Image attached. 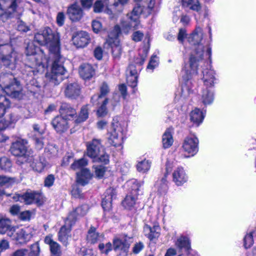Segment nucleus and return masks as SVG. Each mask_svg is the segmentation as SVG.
Masks as SVG:
<instances>
[{"label": "nucleus", "instance_id": "f257e3e1", "mask_svg": "<svg viewBox=\"0 0 256 256\" xmlns=\"http://www.w3.org/2000/svg\"><path fill=\"white\" fill-rule=\"evenodd\" d=\"M34 40L40 45H44L48 47L50 58L52 61L51 72L46 74L48 84L50 86L58 84L63 80V76L66 70L64 66L65 59L60 54L58 34L46 27L34 35Z\"/></svg>", "mask_w": 256, "mask_h": 256}, {"label": "nucleus", "instance_id": "f03ea898", "mask_svg": "<svg viewBox=\"0 0 256 256\" xmlns=\"http://www.w3.org/2000/svg\"><path fill=\"white\" fill-rule=\"evenodd\" d=\"M202 30L200 27H196L194 32L188 38L190 44L197 46L192 52L190 58V66L192 70L198 74V67L204 61V46L200 44L202 40Z\"/></svg>", "mask_w": 256, "mask_h": 256}, {"label": "nucleus", "instance_id": "7ed1b4c3", "mask_svg": "<svg viewBox=\"0 0 256 256\" xmlns=\"http://www.w3.org/2000/svg\"><path fill=\"white\" fill-rule=\"evenodd\" d=\"M39 48L33 42H28L26 48L27 56L26 66L31 68L34 74L42 73L44 70V64L42 62V56L36 54Z\"/></svg>", "mask_w": 256, "mask_h": 256}, {"label": "nucleus", "instance_id": "20e7f679", "mask_svg": "<svg viewBox=\"0 0 256 256\" xmlns=\"http://www.w3.org/2000/svg\"><path fill=\"white\" fill-rule=\"evenodd\" d=\"M28 144V141L26 139L19 138L11 145L10 151L12 155L18 158L16 162L18 165L30 162L32 159V151Z\"/></svg>", "mask_w": 256, "mask_h": 256}, {"label": "nucleus", "instance_id": "39448f33", "mask_svg": "<svg viewBox=\"0 0 256 256\" xmlns=\"http://www.w3.org/2000/svg\"><path fill=\"white\" fill-rule=\"evenodd\" d=\"M86 155L94 162L105 164L109 162V156L105 152L100 139L94 138L86 143Z\"/></svg>", "mask_w": 256, "mask_h": 256}, {"label": "nucleus", "instance_id": "423d86ee", "mask_svg": "<svg viewBox=\"0 0 256 256\" xmlns=\"http://www.w3.org/2000/svg\"><path fill=\"white\" fill-rule=\"evenodd\" d=\"M0 84L8 96L21 94L22 86L12 74H2L0 76Z\"/></svg>", "mask_w": 256, "mask_h": 256}, {"label": "nucleus", "instance_id": "0eeeda50", "mask_svg": "<svg viewBox=\"0 0 256 256\" xmlns=\"http://www.w3.org/2000/svg\"><path fill=\"white\" fill-rule=\"evenodd\" d=\"M109 143L116 147L121 146L122 143V128L117 119H113L111 130L109 133Z\"/></svg>", "mask_w": 256, "mask_h": 256}, {"label": "nucleus", "instance_id": "6e6552de", "mask_svg": "<svg viewBox=\"0 0 256 256\" xmlns=\"http://www.w3.org/2000/svg\"><path fill=\"white\" fill-rule=\"evenodd\" d=\"M2 2L6 4L8 8L7 11L2 12L0 8V18L5 17L6 18H10L16 17L19 18L21 16L22 9L20 7L19 4L20 0H0Z\"/></svg>", "mask_w": 256, "mask_h": 256}, {"label": "nucleus", "instance_id": "1a4fd4ad", "mask_svg": "<svg viewBox=\"0 0 256 256\" xmlns=\"http://www.w3.org/2000/svg\"><path fill=\"white\" fill-rule=\"evenodd\" d=\"M90 40L89 34L86 31L76 32L72 36V43L77 48L86 47L90 42Z\"/></svg>", "mask_w": 256, "mask_h": 256}, {"label": "nucleus", "instance_id": "9d476101", "mask_svg": "<svg viewBox=\"0 0 256 256\" xmlns=\"http://www.w3.org/2000/svg\"><path fill=\"white\" fill-rule=\"evenodd\" d=\"M127 19L122 22V27L126 33H128L130 30L138 28L140 24V17L132 12L126 14Z\"/></svg>", "mask_w": 256, "mask_h": 256}, {"label": "nucleus", "instance_id": "9b49d317", "mask_svg": "<svg viewBox=\"0 0 256 256\" xmlns=\"http://www.w3.org/2000/svg\"><path fill=\"white\" fill-rule=\"evenodd\" d=\"M74 224V222L66 218L65 224L61 227L58 233V240L65 246L68 244V239L70 236V232Z\"/></svg>", "mask_w": 256, "mask_h": 256}, {"label": "nucleus", "instance_id": "f8f14e48", "mask_svg": "<svg viewBox=\"0 0 256 256\" xmlns=\"http://www.w3.org/2000/svg\"><path fill=\"white\" fill-rule=\"evenodd\" d=\"M198 140L196 136H188L185 138L182 144L184 150L193 156L198 152Z\"/></svg>", "mask_w": 256, "mask_h": 256}, {"label": "nucleus", "instance_id": "ddd939ff", "mask_svg": "<svg viewBox=\"0 0 256 256\" xmlns=\"http://www.w3.org/2000/svg\"><path fill=\"white\" fill-rule=\"evenodd\" d=\"M12 54V48L9 45L0 43V69L2 64L4 66L10 65Z\"/></svg>", "mask_w": 256, "mask_h": 256}, {"label": "nucleus", "instance_id": "4468645a", "mask_svg": "<svg viewBox=\"0 0 256 256\" xmlns=\"http://www.w3.org/2000/svg\"><path fill=\"white\" fill-rule=\"evenodd\" d=\"M13 240H16L17 244H24L30 241L32 236L31 229L26 228L18 230L16 232Z\"/></svg>", "mask_w": 256, "mask_h": 256}, {"label": "nucleus", "instance_id": "2eb2a0df", "mask_svg": "<svg viewBox=\"0 0 256 256\" xmlns=\"http://www.w3.org/2000/svg\"><path fill=\"white\" fill-rule=\"evenodd\" d=\"M116 192L112 188L106 190L105 192V196L102 198V206L105 211L110 210L112 206V200L116 198Z\"/></svg>", "mask_w": 256, "mask_h": 256}, {"label": "nucleus", "instance_id": "dca6fc26", "mask_svg": "<svg viewBox=\"0 0 256 256\" xmlns=\"http://www.w3.org/2000/svg\"><path fill=\"white\" fill-rule=\"evenodd\" d=\"M54 128L58 132H63L68 128V120L61 116H56L51 122Z\"/></svg>", "mask_w": 256, "mask_h": 256}, {"label": "nucleus", "instance_id": "f3484780", "mask_svg": "<svg viewBox=\"0 0 256 256\" xmlns=\"http://www.w3.org/2000/svg\"><path fill=\"white\" fill-rule=\"evenodd\" d=\"M67 14L71 20L78 22L82 18L84 12L79 6L74 4L68 8Z\"/></svg>", "mask_w": 256, "mask_h": 256}, {"label": "nucleus", "instance_id": "a211bd4d", "mask_svg": "<svg viewBox=\"0 0 256 256\" xmlns=\"http://www.w3.org/2000/svg\"><path fill=\"white\" fill-rule=\"evenodd\" d=\"M88 210V208L87 205H82L71 212L66 218L74 224L77 219L86 214Z\"/></svg>", "mask_w": 256, "mask_h": 256}, {"label": "nucleus", "instance_id": "6ab92c4d", "mask_svg": "<svg viewBox=\"0 0 256 256\" xmlns=\"http://www.w3.org/2000/svg\"><path fill=\"white\" fill-rule=\"evenodd\" d=\"M204 76L203 80L206 86H210V88L207 90V94H204L202 96H212L214 94L212 90H211L210 86L213 85L214 76V72L212 70H206L205 72H202Z\"/></svg>", "mask_w": 256, "mask_h": 256}, {"label": "nucleus", "instance_id": "aec40b11", "mask_svg": "<svg viewBox=\"0 0 256 256\" xmlns=\"http://www.w3.org/2000/svg\"><path fill=\"white\" fill-rule=\"evenodd\" d=\"M42 198V196L41 194L34 192H26L22 195L21 197L22 202H24L26 204H30L32 203L40 204L41 203Z\"/></svg>", "mask_w": 256, "mask_h": 256}, {"label": "nucleus", "instance_id": "412c9836", "mask_svg": "<svg viewBox=\"0 0 256 256\" xmlns=\"http://www.w3.org/2000/svg\"><path fill=\"white\" fill-rule=\"evenodd\" d=\"M160 226L155 224L152 227L148 224H145L144 227V232L145 236L150 240L157 238L160 235Z\"/></svg>", "mask_w": 256, "mask_h": 256}, {"label": "nucleus", "instance_id": "4be33fe9", "mask_svg": "<svg viewBox=\"0 0 256 256\" xmlns=\"http://www.w3.org/2000/svg\"><path fill=\"white\" fill-rule=\"evenodd\" d=\"M130 239V238H128V240L126 238L124 239L116 238L114 239L113 244L114 250H120L126 254L128 251L130 246V242L129 240Z\"/></svg>", "mask_w": 256, "mask_h": 256}, {"label": "nucleus", "instance_id": "5701e85b", "mask_svg": "<svg viewBox=\"0 0 256 256\" xmlns=\"http://www.w3.org/2000/svg\"><path fill=\"white\" fill-rule=\"evenodd\" d=\"M104 239L102 234L97 232L96 229L93 226H91L88 232L86 240L88 242L94 244L101 242Z\"/></svg>", "mask_w": 256, "mask_h": 256}, {"label": "nucleus", "instance_id": "b1692460", "mask_svg": "<svg viewBox=\"0 0 256 256\" xmlns=\"http://www.w3.org/2000/svg\"><path fill=\"white\" fill-rule=\"evenodd\" d=\"M60 116L66 120L73 118L76 114V110L66 103H62L60 108Z\"/></svg>", "mask_w": 256, "mask_h": 256}, {"label": "nucleus", "instance_id": "393cba45", "mask_svg": "<svg viewBox=\"0 0 256 256\" xmlns=\"http://www.w3.org/2000/svg\"><path fill=\"white\" fill-rule=\"evenodd\" d=\"M77 182L82 186L88 184L92 177V174L88 168H82L80 172H76Z\"/></svg>", "mask_w": 256, "mask_h": 256}, {"label": "nucleus", "instance_id": "a878e982", "mask_svg": "<svg viewBox=\"0 0 256 256\" xmlns=\"http://www.w3.org/2000/svg\"><path fill=\"white\" fill-rule=\"evenodd\" d=\"M173 180L178 186H181L187 181V176L182 168H178L172 174Z\"/></svg>", "mask_w": 256, "mask_h": 256}, {"label": "nucleus", "instance_id": "bb28decb", "mask_svg": "<svg viewBox=\"0 0 256 256\" xmlns=\"http://www.w3.org/2000/svg\"><path fill=\"white\" fill-rule=\"evenodd\" d=\"M79 74L83 79H90L94 74V70L92 65L84 64L80 66Z\"/></svg>", "mask_w": 256, "mask_h": 256}, {"label": "nucleus", "instance_id": "cd10ccee", "mask_svg": "<svg viewBox=\"0 0 256 256\" xmlns=\"http://www.w3.org/2000/svg\"><path fill=\"white\" fill-rule=\"evenodd\" d=\"M166 173L164 174V176L161 179V180L160 182L158 181L156 184L158 188V190L160 192H165L168 188V182L166 180V178L168 174L172 170L170 164L169 162H168L166 164Z\"/></svg>", "mask_w": 256, "mask_h": 256}, {"label": "nucleus", "instance_id": "c85d7f7f", "mask_svg": "<svg viewBox=\"0 0 256 256\" xmlns=\"http://www.w3.org/2000/svg\"><path fill=\"white\" fill-rule=\"evenodd\" d=\"M176 246L180 250H184L188 252L190 249V244L189 238L185 236H180L178 238L175 243Z\"/></svg>", "mask_w": 256, "mask_h": 256}, {"label": "nucleus", "instance_id": "c756f323", "mask_svg": "<svg viewBox=\"0 0 256 256\" xmlns=\"http://www.w3.org/2000/svg\"><path fill=\"white\" fill-rule=\"evenodd\" d=\"M30 166L34 171L38 172H42L46 165V161L43 157H39L38 158L32 159Z\"/></svg>", "mask_w": 256, "mask_h": 256}, {"label": "nucleus", "instance_id": "7c9ffc66", "mask_svg": "<svg viewBox=\"0 0 256 256\" xmlns=\"http://www.w3.org/2000/svg\"><path fill=\"white\" fill-rule=\"evenodd\" d=\"M80 86L76 82L67 84L64 89L66 96H78L80 94Z\"/></svg>", "mask_w": 256, "mask_h": 256}, {"label": "nucleus", "instance_id": "2f4dec72", "mask_svg": "<svg viewBox=\"0 0 256 256\" xmlns=\"http://www.w3.org/2000/svg\"><path fill=\"white\" fill-rule=\"evenodd\" d=\"M44 242L50 246V252L54 255L60 256V246L56 242L53 240L51 236H46L44 239Z\"/></svg>", "mask_w": 256, "mask_h": 256}, {"label": "nucleus", "instance_id": "473e14b6", "mask_svg": "<svg viewBox=\"0 0 256 256\" xmlns=\"http://www.w3.org/2000/svg\"><path fill=\"white\" fill-rule=\"evenodd\" d=\"M89 110V105L86 104L82 106L78 115H76L74 116L76 118L74 122L78 124L85 122L88 118Z\"/></svg>", "mask_w": 256, "mask_h": 256}, {"label": "nucleus", "instance_id": "72a5a7b5", "mask_svg": "<svg viewBox=\"0 0 256 256\" xmlns=\"http://www.w3.org/2000/svg\"><path fill=\"white\" fill-rule=\"evenodd\" d=\"M126 186L128 188L129 194L134 196H137L138 192L140 186V184L138 183L136 180L132 179L128 181Z\"/></svg>", "mask_w": 256, "mask_h": 256}, {"label": "nucleus", "instance_id": "f704fd0d", "mask_svg": "<svg viewBox=\"0 0 256 256\" xmlns=\"http://www.w3.org/2000/svg\"><path fill=\"white\" fill-rule=\"evenodd\" d=\"M190 120L198 126L202 122L204 115L199 108H195L190 114Z\"/></svg>", "mask_w": 256, "mask_h": 256}, {"label": "nucleus", "instance_id": "c9c22d12", "mask_svg": "<svg viewBox=\"0 0 256 256\" xmlns=\"http://www.w3.org/2000/svg\"><path fill=\"white\" fill-rule=\"evenodd\" d=\"M162 142L164 148H170L173 144L174 140L172 134V129L168 128L163 134Z\"/></svg>", "mask_w": 256, "mask_h": 256}, {"label": "nucleus", "instance_id": "e433bc0d", "mask_svg": "<svg viewBox=\"0 0 256 256\" xmlns=\"http://www.w3.org/2000/svg\"><path fill=\"white\" fill-rule=\"evenodd\" d=\"M112 53L114 59L119 60L122 53V46L118 41L114 42L111 46Z\"/></svg>", "mask_w": 256, "mask_h": 256}, {"label": "nucleus", "instance_id": "4c0bfd02", "mask_svg": "<svg viewBox=\"0 0 256 256\" xmlns=\"http://www.w3.org/2000/svg\"><path fill=\"white\" fill-rule=\"evenodd\" d=\"M29 137L34 141L35 148L38 150H41L44 146V137L38 136L36 134H32Z\"/></svg>", "mask_w": 256, "mask_h": 256}, {"label": "nucleus", "instance_id": "58836bf2", "mask_svg": "<svg viewBox=\"0 0 256 256\" xmlns=\"http://www.w3.org/2000/svg\"><path fill=\"white\" fill-rule=\"evenodd\" d=\"M12 167L11 160L6 156L0 158V169L4 172H10Z\"/></svg>", "mask_w": 256, "mask_h": 256}, {"label": "nucleus", "instance_id": "ea45409f", "mask_svg": "<svg viewBox=\"0 0 256 256\" xmlns=\"http://www.w3.org/2000/svg\"><path fill=\"white\" fill-rule=\"evenodd\" d=\"M10 226V220L8 218L0 216V234H5Z\"/></svg>", "mask_w": 256, "mask_h": 256}, {"label": "nucleus", "instance_id": "a19ab883", "mask_svg": "<svg viewBox=\"0 0 256 256\" xmlns=\"http://www.w3.org/2000/svg\"><path fill=\"white\" fill-rule=\"evenodd\" d=\"M136 199V196L130 194H128L122 202V205L126 208L130 210L135 204Z\"/></svg>", "mask_w": 256, "mask_h": 256}, {"label": "nucleus", "instance_id": "79ce46f5", "mask_svg": "<svg viewBox=\"0 0 256 256\" xmlns=\"http://www.w3.org/2000/svg\"><path fill=\"white\" fill-rule=\"evenodd\" d=\"M151 166V162L146 160H144L139 162L136 165L137 170L140 172H148Z\"/></svg>", "mask_w": 256, "mask_h": 256}, {"label": "nucleus", "instance_id": "37998d69", "mask_svg": "<svg viewBox=\"0 0 256 256\" xmlns=\"http://www.w3.org/2000/svg\"><path fill=\"white\" fill-rule=\"evenodd\" d=\"M10 105V102L6 97H0V118L4 116L6 108Z\"/></svg>", "mask_w": 256, "mask_h": 256}, {"label": "nucleus", "instance_id": "c03bdc74", "mask_svg": "<svg viewBox=\"0 0 256 256\" xmlns=\"http://www.w3.org/2000/svg\"><path fill=\"white\" fill-rule=\"evenodd\" d=\"M88 160L84 158H82L77 160H75L71 165V168L74 170H82L84 166H86Z\"/></svg>", "mask_w": 256, "mask_h": 256}, {"label": "nucleus", "instance_id": "a18cd8bd", "mask_svg": "<svg viewBox=\"0 0 256 256\" xmlns=\"http://www.w3.org/2000/svg\"><path fill=\"white\" fill-rule=\"evenodd\" d=\"M255 232L254 230L248 233L244 238V246L246 248H250L254 244L253 234Z\"/></svg>", "mask_w": 256, "mask_h": 256}, {"label": "nucleus", "instance_id": "49530a36", "mask_svg": "<svg viewBox=\"0 0 256 256\" xmlns=\"http://www.w3.org/2000/svg\"><path fill=\"white\" fill-rule=\"evenodd\" d=\"M188 5L190 6V10L197 12H199L202 8V6L198 0H189L188 2Z\"/></svg>", "mask_w": 256, "mask_h": 256}, {"label": "nucleus", "instance_id": "de8ad7c7", "mask_svg": "<svg viewBox=\"0 0 256 256\" xmlns=\"http://www.w3.org/2000/svg\"><path fill=\"white\" fill-rule=\"evenodd\" d=\"M108 104V100H105L101 106L97 110V115L99 117H104L107 114L106 105Z\"/></svg>", "mask_w": 256, "mask_h": 256}, {"label": "nucleus", "instance_id": "09e8293b", "mask_svg": "<svg viewBox=\"0 0 256 256\" xmlns=\"http://www.w3.org/2000/svg\"><path fill=\"white\" fill-rule=\"evenodd\" d=\"M40 248L38 243H34L30 246V251L28 256H39Z\"/></svg>", "mask_w": 256, "mask_h": 256}, {"label": "nucleus", "instance_id": "8fccbe9b", "mask_svg": "<svg viewBox=\"0 0 256 256\" xmlns=\"http://www.w3.org/2000/svg\"><path fill=\"white\" fill-rule=\"evenodd\" d=\"M15 182L14 178L0 176V186H8L12 184Z\"/></svg>", "mask_w": 256, "mask_h": 256}, {"label": "nucleus", "instance_id": "3c124183", "mask_svg": "<svg viewBox=\"0 0 256 256\" xmlns=\"http://www.w3.org/2000/svg\"><path fill=\"white\" fill-rule=\"evenodd\" d=\"M95 170V174L98 178H101L104 176L106 172V167L102 166H94Z\"/></svg>", "mask_w": 256, "mask_h": 256}, {"label": "nucleus", "instance_id": "603ef678", "mask_svg": "<svg viewBox=\"0 0 256 256\" xmlns=\"http://www.w3.org/2000/svg\"><path fill=\"white\" fill-rule=\"evenodd\" d=\"M144 9V6H142L140 3H136L131 12L140 17V15L142 14Z\"/></svg>", "mask_w": 256, "mask_h": 256}, {"label": "nucleus", "instance_id": "864d4df0", "mask_svg": "<svg viewBox=\"0 0 256 256\" xmlns=\"http://www.w3.org/2000/svg\"><path fill=\"white\" fill-rule=\"evenodd\" d=\"M33 131L31 134H30V136L32 134H36L38 136H42V134L44 133V130L40 128V126L39 124H35L32 125Z\"/></svg>", "mask_w": 256, "mask_h": 256}, {"label": "nucleus", "instance_id": "5fc2aeb1", "mask_svg": "<svg viewBox=\"0 0 256 256\" xmlns=\"http://www.w3.org/2000/svg\"><path fill=\"white\" fill-rule=\"evenodd\" d=\"M138 76H127L126 82L128 86L132 88H135L137 86Z\"/></svg>", "mask_w": 256, "mask_h": 256}, {"label": "nucleus", "instance_id": "6e6d98bb", "mask_svg": "<svg viewBox=\"0 0 256 256\" xmlns=\"http://www.w3.org/2000/svg\"><path fill=\"white\" fill-rule=\"evenodd\" d=\"M92 26L94 32L98 34L102 29V23L97 20H94L92 23Z\"/></svg>", "mask_w": 256, "mask_h": 256}, {"label": "nucleus", "instance_id": "4d7b16f0", "mask_svg": "<svg viewBox=\"0 0 256 256\" xmlns=\"http://www.w3.org/2000/svg\"><path fill=\"white\" fill-rule=\"evenodd\" d=\"M144 248V245L142 242H136L132 247V251L134 254H138Z\"/></svg>", "mask_w": 256, "mask_h": 256}, {"label": "nucleus", "instance_id": "13d9d810", "mask_svg": "<svg viewBox=\"0 0 256 256\" xmlns=\"http://www.w3.org/2000/svg\"><path fill=\"white\" fill-rule=\"evenodd\" d=\"M144 36V34L142 32L139 30L136 31L132 35V40L136 42H140L143 38Z\"/></svg>", "mask_w": 256, "mask_h": 256}, {"label": "nucleus", "instance_id": "bf43d9fd", "mask_svg": "<svg viewBox=\"0 0 256 256\" xmlns=\"http://www.w3.org/2000/svg\"><path fill=\"white\" fill-rule=\"evenodd\" d=\"M54 176L53 174H49L44 180V186L46 187L52 186L54 181Z\"/></svg>", "mask_w": 256, "mask_h": 256}, {"label": "nucleus", "instance_id": "052dcab7", "mask_svg": "<svg viewBox=\"0 0 256 256\" xmlns=\"http://www.w3.org/2000/svg\"><path fill=\"white\" fill-rule=\"evenodd\" d=\"M127 72H128V76H136L138 77L137 70L136 69V67L134 64H130L128 68Z\"/></svg>", "mask_w": 256, "mask_h": 256}, {"label": "nucleus", "instance_id": "680f3d73", "mask_svg": "<svg viewBox=\"0 0 256 256\" xmlns=\"http://www.w3.org/2000/svg\"><path fill=\"white\" fill-rule=\"evenodd\" d=\"M120 98V97H110V98H107L106 100H108V104H110L114 109V106L119 104Z\"/></svg>", "mask_w": 256, "mask_h": 256}, {"label": "nucleus", "instance_id": "e2e57ef3", "mask_svg": "<svg viewBox=\"0 0 256 256\" xmlns=\"http://www.w3.org/2000/svg\"><path fill=\"white\" fill-rule=\"evenodd\" d=\"M104 8V4L100 0H97L94 6V11L95 12H100Z\"/></svg>", "mask_w": 256, "mask_h": 256}, {"label": "nucleus", "instance_id": "0e129e2a", "mask_svg": "<svg viewBox=\"0 0 256 256\" xmlns=\"http://www.w3.org/2000/svg\"><path fill=\"white\" fill-rule=\"evenodd\" d=\"M94 54L97 60H100L102 58L103 50L100 46H98L94 50Z\"/></svg>", "mask_w": 256, "mask_h": 256}, {"label": "nucleus", "instance_id": "69168bd1", "mask_svg": "<svg viewBox=\"0 0 256 256\" xmlns=\"http://www.w3.org/2000/svg\"><path fill=\"white\" fill-rule=\"evenodd\" d=\"M65 16L62 12L58 13L56 16V22L59 26H62L64 22Z\"/></svg>", "mask_w": 256, "mask_h": 256}, {"label": "nucleus", "instance_id": "338daca9", "mask_svg": "<svg viewBox=\"0 0 256 256\" xmlns=\"http://www.w3.org/2000/svg\"><path fill=\"white\" fill-rule=\"evenodd\" d=\"M100 96H104L108 94L110 89L108 86L106 82H103L100 88Z\"/></svg>", "mask_w": 256, "mask_h": 256}, {"label": "nucleus", "instance_id": "774afa93", "mask_svg": "<svg viewBox=\"0 0 256 256\" xmlns=\"http://www.w3.org/2000/svg\"><path fill=\"white\" fill-rule=\"evenodd\" d=\"M28 250L26 248H21L15 251L12 256H26Z\"/></svg>", "mask_w": 256, "mask_h": 256}]
</instances>
